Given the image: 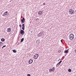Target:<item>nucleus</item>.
I'll return each instance as SVG.
<instances>
[{"mask_svg": "<svg viewBox=\"0 0 76 76\" xmlns=\"http://www.w3.org/2000/svg\"><path fill=\"white\" fill-rule=\"evenodd\" d=\"M60 60V59L58 60V61H59V60Z\"/></svg>", "mask_w": 76, "mask_h": 76, "instance_id": "72a5a7b5", "label": "nucleus"}, {"mask_svg": "<svg viewBox=\"0 0 76 76\" xmlns=\"http://www.w3.org/2000/svg\"><path fill=\"white\" fill-rule=\"evenodd\" d=\"M39 20V18H36V19L35 21H37Z\"/></svg>", "mask_w": 76, "mask_h": 76, "instance_id": "aec40b11", "label": "nucleus"}, {"mask_svg": "<svg viewBox=\"0 0 76 76\" xmlns=\"http://www.w3.org/2000/svg\"><path fill=\"white\" fill-rule=\"evenodd\" d=\"M25 24H23L22 25V27H25Z\"/></svg>", "mask_w": 76, "mask_h": 76, "instance_id": "393cba45", "label": "nucleus"}, {"mask_svg": "<svg viewBox=\"0 0 76 76\" xmlns=\"http://www.w3.org/2000/svg\"><path fill=\"white\" fill-rule=\"evenodd\" d=\"M61 59H60V60H61Z\"/></svg>", "mask_w": 76, "mask_h": 76, "instance_id": "c9c22d12", "label": "nucleus"}, {"mask_svg": "<svg viewBox=\"0 0 76 76\" xmlns=\"http://www.w3.org/2000/svg\"><path fill=\"white\" fill-rule=\"evenodd\" d=\"M1 46H2V45H0V47H1Z\"/></svg>", "mask_w": 76, "mask_h": 76, "instance_id": "7c9ffc66", "label": "nucleus"}, {"mask_svg": "<svg viewBox=\"0 0 76 76\" xmlns=\"http://www.w3.org/2000/svg\"><path fill=\"white\" fill-rule=\"evenodd\" d=\"M43 5H45V3H44L43 4Z\"/></svg>", "mask_w": 76, "mask_h": 76, "instance_id": "c756f323", "label": "nucleus"}, {"mask_svg": "<svg viewBox=\"0 0 76 76\" xmlns=\"http://www.w3.org/2000/svg\"><path fill=\"white\" fill-rule=\"evenodd\" d=\"M61 43H62V44H63V41H62V40H61Z\"/></svg>", "mask_w": 76, "mask_h": 76, "instance_id": "c85d7f7f", "label": "nucleus"}, {"mask_svg": "<svg viewBox=\"0 0 76 76\" xmlns=\"http://www.w3.org/2000/svg\"><path fill=\"white\" fill-rule=\"evenodd\" d=\"M25 21V19L24 18H23L22 19H21V21L22 22V23H24Z\"/></svg>", "mask_w": 76, "mask_h": 76, "instance_id": "9d476101", "label": "nucleus"}, {"mask_svg": "<svg viewBox=\"0 0 76 76\" xmlns=\"http://www.w3.org/2000/svg\"><path fill=\"white\" fill-rule=\"evenodd\" d=\"M23 40H24V38L21 39L20 42H22L23 41Z\"/></svg>", "mask_w": 76, "mask_h": 76, "instance_id": "f8f14e48", "label": "nucleus"}, {"mask_svg": "<svg viewBox=\"0 0 76 76\" xmlns=\"http://www.w3.org/2000/svg\"><path fill=\"white\" fill-rule=\"evenodd\" d=\"M52 69H53V70H55V67H53L52 68Z\"/></svg>", "mask_w": 76, "mask_h": 76, "instance_id": "b1692460", "label": "nucleus"}, {"mask_svg": "<svg viewBox=\"0 0 76 76\" xmlns=\"http://www.w3.org/2000/svg\"><path fill=\"white\" fill-rule=\"evenodd\" d=\"M12 30H11V28H7V32H10Z\"/></svg>", "mask_w": 76, "mask_h": 76, "instance_id": "423d86ee", "label": "nucleus"}, {"mask_svg": "<svg viewBox=\"0 0 76 76\" xmlns=\"http://www.w3.org/2000/svg\"><path fill=\"white\" fill-rule=\"evenodd\" d=\"M0 44L1 45H2V44H3V43L2 42H0Z\"/></svg>", "mask_w": 76, "mask_h": 76, "instance_id": "5701e85b", "label": "nucleus"}, {"mask_svg": "<svg viewBox=\"0 0 76 76\" xmlns=\"http://www.w3.org/2000/svg\"><path fill=\"white\" fill-rule=\"evenodd\" d=\"M36 42L38 43V44H39L40 42H39V40H36Z\"/></svg>", "mask_w": 76, "mask_h": 76, "instance_id": "ddd939ff", "label": "nucleus"}, {"mask_svg": "<svg viewBox=\"0 0 76 76\" xmlns=\"http://www.w3.org/2000/svg\"><path fill=\"white\" fill-rule=\"evenodd\" d=\"M58 53H61V50H59L58 51Z\"/></svg>", "mask_w": 76, "mask_h": 76, "instance_id": "f3484780", "label": "nucleus"}, {"mask_svg": "<svg viewBox=\"0 0 76 76\" xmlns=\"http://www.w3.org/2000/svg\"><path fill=\"white\" fill-rule=\"evenodd\" d=\"M62 62V61H59L58 63H59V64H60V63H61Z\"/></svg>", "mask_w": 76, "mask_h": 76, "instance_id": "a878e982", "label": "nucleus"}, {"mask_svg": "<svg viewBox=\"0 0 76 76\" xmlns=\"http://www.w3.org/2000/svg\"><path fill=\"white\" fill-rule=\"evenodd\" d=\"M69 13L70 15H73L74 14V10H72V9H71L69 10Z\"/></svg>", "mask_w": 76, "mask_h": 76, "instance_id": "f03ea898", "label": "nucleus"}, {"mask_svg": "<svg viewBox=\"0 0 76 76\" xmlns=\"http://www.w3.org/2000/svg\"><path fill=\"white\" fill-rule=\"evenodd\" d=\"M6 47V45L3 46V47H2V48L3 49V48H4V47Z\"/></svg>", "mask_w": 76, "mask_h": 76, "instance_id": "4be33fe9", "label": "nucleus"}, {"mask_svg": "<svg viewBox=\"0 0 76 76\" xmlns=\"http://www.w3.org/2000/svg\"><path fill=\"white\" fill-rule=\"evenodd\" d=\"M69 53V49H68L67 50H66L64 51V53H66V54H67Z\"/></svg>", "mask_w": 76, "mask_h": 76, "instance_id": "9b49d317", "label": "nucleus"}, {"mask_svg": "<svg viewBox=\"0 0 76 76\" xmlns=\"http://www.w3.org/2000/svg\"><path fill=\"white\" fill-rule=\"evenodd\" d=\"M50 72H52L53 71V69H52L51 68H50L49 70Z\"/></svg>", "mask_w": 76, "mask_h": 76, "instance_id": "6ab92c4d", "label": "nucleus"}, {"mask_svg": "<svg viewBox=\"0 0 76 76\" xmlns=\"http://www.w3.org/2000/svg\"><path fill=\"white\" fill-rule=\"evenodd\" d=\"M60 64L59 63H58V64H57L56 65V67H58L59 66V65H60Z\"/></svg>", "mask_w": 76, "mask_h": 76, "instance_id": "a211bd4d", "label": "nucleus"}, {"mask_svg": "<svg viewBox=\"0 0 76 76\" xmlns=\"http://www.w3.org/2000/svg\"><path fill=\"white\" fill-rule=\"evenodd\" d=\"M43 34V32H40V33H39L38 35H37V36H38V37H40V36H41L42 37V34Z\"/></svg>", "mask_w": 76, "mask_h": 76, "instance_id": "0eeeda50", "label": "nucleus"}, {"mask_svg": "<svg viewBox=\"0 0 76 76\" xmlns=\"http://www.w3.org/2000/svg\"><path fill=\"white\" fill-rule=\"evenodd\" d=\"M54 70H52V71L53 72H54Z\"/></svg>", "mask_w": 76, "mask_h": 76, "instance_id": "2f4dec72", "label": "nucleus"}, {"mask_svg": "<svg viewBox=\"0 0 76 76\" xmlns=\"http://www.w3.org/2000/svg\"><path fill=\"white\" fill-rule=\"evenodd\" d=\"M32 32H33V31H31V33H32Z\"/></svg>", "mask_w": 76, "mask_h": 76, "instance_id": "473e14b6", "label": "nucleus"}, {"mask_svg": "<svg viewBox=\"0 0 76 76\" xmlns=\"http://www.w3.org/2000/svg\"><path fill=\"white\" fill-rule=\"evenodd\" d=\"M8 16V11H6L4 12L3 14V16Z\"/></svg>", "mask_w": 76, "mask_h": 76, "instance_id": "7ed1b4c3", "label": "nucleus"}, {"mask_svg": "<svg viewBox=\"0 0 76 76\" xmlns=\"http://www.w3.org/2000/svg\"><path fill=\"white\" fill-rule=\"evenodd\" d=\"M19 44H18V45H19Z\"/></svg>", "mask_w": 76, "mask_h": 76, "instance_id": "f704fd0d", "label": "nucleus"}, {"mask_svg": "<svg viewBox=\"0 0 76 76\" xmlns=\"http://www.w3.org/2000/svg\"><path fill=\"white\" fill-rule=\"evenodd\" d=\"M38 15H42L43 14V12H42V11H40L38 12Z\"/></svg>", "mask_w": 76, "mask_h": 76, "instance_id": "1a4fd4ad", "label": "nucleus"}, {"mask_svg": "<svg viewBox=\"0 0 76 76\" xmlns=\"http://www.w3.org/2000/svg\"><path fill=\"white\" fill-rule=\"evenodd\" d=\"M27 76H31V75L29 74H27Z\"/></svg>", "mask_w": 76, "mask_h": 76, "instance_id": "cd10ccee", "label": "nucleus"}, {"mask_svg": "<svg viewBox=\"0 0 76 76\" xmlns=\"http://www.w3.org/2000/svg\"><path fill=\"white\" fill-rule=\"evenodd\" d=\"M22 29L24 30L25 29V27H22Z\"/></svg>", "mask_w": 76, "mask_h": 76, "instance_id": "412c9836", "label": "nucleus"}, {"mask_svg": "<svg viewBox=\"0 0 76 76\" xmlns=\"http://www.w3.org/2000/svg\"><path fill=\"white\" fill-rule=\"evenodd\" d=\"M1 40V41H2V42H4V41H5V39H4V38H2Z\"/></svg>", "mask_w": 76, "mask_h": 76, "instance_id": "4468645a", "label": "nucleus"}, {"mask_svg": "<svg viewBox=\"0 0 76 76\" xmlns=\"http://www.w3.org/2000/svg\"><path fill=\"white\" fill-rule=\"evenodd\" d=\"M68 71L69 72H72V70L70 69H69L68 70Z\"/></svg>", "mask_w": 76, "mask_h": 76, "instance_id": "dca6fc26", "label": "nucleus"}, {"mask_svg": "<svg viewBox=\"0 0 76 76\" xmlns=\"http://www.w3.org/2000/svg\"><path fill=\"white\" fill-rule=\"evenodd\" d=\"M38 56H39V55L38 54H35L34 56V59H37L38 57Z\"/></svg>", "mask_w": 76, "mask_h": 76, "instance_id": "20e7f679", "label": "nucleus"}, {"mask_svg": "<svg viewBox=\"0 0 76 76\" xmlns=\"http://www.w3.org/2000/svg\"><path fill=\"white\" fill-rule=\"evenodd\" d=\"M33 62V60L32 59H30L28 61V63L29 64H32Z\"/></svg>", "mask_w": 76, "mask_h": 76, "instance_id": "6e6552de", "label": "nucleus"}, {"mask_svg": "<svg viewBox=\"0 0 76 76\" xmlns=\"http://www.w3.org/2000/svg\"><path fill=\"white\" fill-rule=\"evenodd\" d=\"M19 26H20V28H22V25L20 24L19 25Z\"/></svg>", "mask_w": 76, "mask_h": 76, "instance_id": "bb28decb", "label": "nucleus"}, {"mask_svg": "<svg viewBox=\"0 0 76 76\" xmlns=\"http://www.w3.org/2000/svg\"><path fill=\"white\" fill-rule=\"evenodd\" d=\"M20 34H22V35H24L25 34V31H24L23 30H21L20 31Z\"/></svg>", "mask_w": 76, "mask_h": 76, "instance_id": "39448f33", "label": "nucleus"}, {"mask_svg": "<svg viewBox=\"0 0 76 76\" xmlns=\"http://www.w3.org/2000/svg\"><path fill=\"white\" fill-rule=\"evenodd\" d=\"M12 51H13V53H16V52H17V51H16V50H12Z\"/></svg>", "mask_w": 76, "mask_h": 76, "instance_id": "2eb2a0df", "label": "nucleus"}, {"mask_svg": "<svg viewBox=\"0 0 76 76\" xmlns=\"http://www.w3.org/2000/svg\"><path fill=\"white\" fill-rule=\"evenodd\" d=\"M74 34H70L69 36V39L70 40H72L73 39H74V38H75Z\"/></svg>", "mask_w": 76, "mask_h": 76, "instance_id": "f257e3e1", "label": "nucleus"}]
</instances>
